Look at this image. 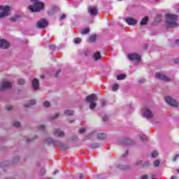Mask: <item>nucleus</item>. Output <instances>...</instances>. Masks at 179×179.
Segmentation results:
<instances>
[{
  "mask_svg": "<svg viewBox=\"0 0 179 179\" xmlns=\"http://www.w3.org/2000/svg\"><path fill=\"white\" fill-rule=\"evenodd\" d=\"M165 19L166 23V29H173L178 27L177 22H178V16L177 15L166 13L165 14Z\"/></svg>",
  "mask_w": 179,
  "mask_h": 179,
  "instance_id": "1",
  "label": "nucleus"
},
{
  "mask_svg": "<svg viewBox=\"0 0 179 179\" xmlns=\"http://www.w3.org/2000/svg\"><path fill=\"white\" fill-rule=\"evenodd\" d=\"M45 142L46 145H51V143H52L56 148H62V149H64V150L69 149V147L66 146L62 143H61V141H54V140H52V138L51 137L46 138Z\"/></svg>",
  "mask_w": 179,
  "mask_h": 179,
  "instance_id": "2",
  "label": "nucleus"
},
{
  "mask_svg": "<svg viewBox=\"0 0 179 179\" xmlns=\"http://www.w3.org/2000/svg\"><path fill=\"white\" fill-rule=\"evenodd\" d=\"M86 101L87 103H90V110H94L95 107L97 106V103H96V101H97V96H96V94H91L88 96H87Z\"/></svg>",
  "mask_w": 179,
  "mask_h": 179,
  "instance_id": "3",
  "label": "nucleus"
},
{
  "mask_svg": "<svg viewBox=\"0 0 179 179\" xmlns=\"http://www.w3.org/2000/svg\"><path fill=\"white\" fill-rule=\"evenodd\" d=\"M44 8V4L40 1L36 2L34 6L30 5L29 6V10L33 13L40 12Z\"/></svg>",
  "mask_w": 179,
  "mask_h": 179,
  "instance_id": "4",
  "label": "nucleus"
},
{
  "mask_svg": "<svg viewBox=\"0 0 179 179\" xmlns=\"http://www.w3.org/2000/svg\"><path fill=\"white\" fill-rule=\"evenodd\" d=\"M0 19H3L9 16V13L10 12V7L9 6H0Z\"/></svg>",
  "mask_w": 179,
  "mask_h": 179,
  "instance_id": "5",
  "label": "nucleus"
},
{
  "mask_svg": "<svg viewBox=\"0 0 179 179\" xmlns=\"http://www.w3.org/2000/svg\"><path fill=\"white\" fill-rule=\"evenodd\" d=\"M165 101L167 103V104H169V106H171V107H178V103L176 101V99L170 97V96H166L165 98Z\"/></svg>",
  "mask_w": 179,
  "mask_h": 179,
  "instance_id": "6",
  "label": "nucleus"
},
{
  "mask_svg": "<svg viewBox=\"0 0 179 179\" xmlns=\"http://www.w3.org/2000/svg\"><path fill=\"white\" fill-rule=\"evenodd\" d=\"M155 78L157 79H160L161 80H164V82H169V81H170V78L164 76L162 73H156Z\"/></svg>",
  "mask_w": 179,
  "mask_h": 179,
  "instance_id": "7",
  "label": "nucleus"
},
{
  "mask_svg": "<svg viewBox=\"0 0 179 179\" xmlns=\"http://www.w3.org/2000/svg\"><path fill=\"white\" fill-rule=\"evenodd\" d=\"M36 26L39 29H44L48 26V22H47L46 20L42 19L38 21Z\"/></svg>",
  "mask_w": 179,
  "mask_h": 179,
  "instance_id": "8",
  "label": "nucleus"
},
{
  "mask_svg": "<svg viewBox=\"0 0 179 179\" xmlns=\"http://www.w3.org/2000/svg\"><path fill=\"white\" fill-rule=\"evenodd\" d=\"M10 47V43L5 39L0 40V48H3V50H6Z\"/></svg>",
  "mask_w": 179,
  "mask_h": 179,
  "instance_id": "9",
  "label": "nucleus"
},
{
  "mask_svg": "<svg viewBox=\"0 0 179 179\" xmlns=\"http://www.w3.org/2000/svg\"><path fill=\"white\" fill-rule=\"evenodd\" d=\"M128 57L130 61H136L137 62L141 61V56L136 53L130 54L129 55Z\"/></svg>",
  "mask_w": 179,
  "mask_h": 179,
  "instance_id": "10",
  "label": "nucleus"
},
{
  "mask_svg": "<svg viewBox=\"0 0 179 179\" xmlns=\"http://www.w3.org/2000/svg\"><path fill=\"white\" fill-rule=\"evenodd\" d=\"M12 87V83L8 81H3L0 85V90H3V89H10Z\"/></svg>",
  "mask_w": 179,
  "mask_h": 179,
  "instance_id": "11",
  "label": "nucleus"
},
{
  "mask_svg": "<svg viewBox=\"0 0 179 179\" xmlns=\"http://www.w3.org/2000/svg\"><path fill=\"white\" fill-rule=\"evenodd\" d=\"M143 115L144 117H146L148 120H150V118H153V113H152V111L150 110L145 108L143 110Z\"/></svg>",
  "mask_w": 179,
  "mask_h": 179,
  "instance_id": "12",
  "label": "nucleus"
},
{
  "mask_svg": "<svg viewBox=\"0 0 179 179\" xmlns=\"http://www.w3.org/2000/svg\"><path fill=\"white\" fill-rule=\"evenodd\" d=\"M32 86L34 90H38V87H40V82L38 79L34 78L32 81Z\"/></svg>",
  "mask_w": 179,
  "mask_h": 179,
  "instance_id": "13",
  "label": "nucleus"
},
{
  "mask_svg": "<svg viewBox=\"0 0 179 179\" xmlns=\"http://www.w3.org/2000/svg\"><path fill=\"white\" fill-rule=\"evenodd\" d=\"M136 166H140V167H149V161L143 163V162L138 160L136 162Z\"/></svg>",
  "mask_w": 179,
  "mask_h": 179,
  "instance_id": "14",
  "label": "nucleus"
},
{
  "mask_svg": "<svg viewBox=\"0 0 179 179\" xmlns=\"http://www.w3.org/2000/svg\"><path fill=\"white\" fill-rule=\"evenodd\" d=\"M125 22L127 23V24H129V26H132L134 24H136L137 23L136 20L132 17L126 19Z\"/></svg>",
  "mask_w": 179,
  "mask_h": 179,
  "instance_id": "15",
  "label": "nucleus"
},
{
  "mask_svg": "<svg viewBox=\"0 0 179 179\" xmlns=\"http://www.w3.org/2000/svg\"><path fill=\"white\" fill-rule=\"evenodd\" d=\"M65 134L64 131H61L59 129H56L55 132V136H58L59 138H64Z\"/></svg>",
  "mask_w": 179,
  "mask_h": 179,
  "instance_id": "16",
  "label": "nucleus"
},
{
  "mask_svg": "<svg viewBox=\"0 0 179 179\" xmlns=\"http://www.w3.org/2000/svg\"><path fill=\"white\" fill-rule=\"evenodd\" d=\"M88 12L92 16H95V15H97V9L94 8H89Z\"/></svg>",
  "mask_w": 179,
  "mask_h": 179,
  "instance_id": "17",
  "label": "nucleus"
},
{
  "mask_svg": "<svg viewBox=\"0 0 179 179\" xmlns=\"http://www.w3.org/2000/svg\"><path fill=\"white\" fill-rule=\"evenodd\" d=\"M93 58L94 61H99L101 58V55H100V52H96L94 54Z\"/></svg>",
  "mask_w": 179,
  "mask_h": 179,
  "instance_id": "18",
  "label": "nucleus"
},
{
  "mask_svg": "<svg viewBox=\"0 0 179 179\" xmlns=\"http://www.w3.org/2000/svg\"><path fill=\"white\" fill-rule=\"evenodd\" d=\"M148 16L144 17L141 21L140 22L141 26H145V24H148Z\"/></svg>",
  "mask_w": 179,
  "mask_h": 179,
  "instance_id": "19",
  "label": "nucleus"
},
{
  "mask_svg": "<svg viewBox=\"0 0 179 179\" xmlns=\"http://www.w3.org/2000/svg\"><path fill=\"white\" fill-rule=\"evenodd\" d=\"M36 104H37V101H36V99H32L29 102V103L25 104L24 106L29 107L30 106H34Z\"/></svg>",
  "mask_w": 179,
  "mask_h": 179,
  "instance_id": "20",
  "label": "nucleus"
},
{
  "mask_svg": "<svg viewBox=\"0 0 179 179\" xmlns=\"http://www.w3.org/2000/svg\"><path fill=\"white\" fill-rule=\"evenodd\" d=\"M19 17H20V15L19 14H15L13 17H10L9 20L10 22H16Z\"/></svg>",
  "mask_w": 179,
  "mask_h": 179,
  "instance_id": "21",
  "label": "nucleus"
},
{
  "mask_svg": "<svg viewBox=\"0 0 179 179\" xmlns=\"http://www.w3.org/2000/svg\"><path fill=\"white\" fill-rule=\"evenodd\" d=\"M106 136L107 135H106L104 133H100L97 134L98 139H106Z\"/></svg>",
  "mask_w": 179,
  "mask_h": 179,
  "instance_id": "22",
  "label": "nucleus"
},
{
  "mask_svg": "<svg viewBox=\"0 0 179 179\" xmlns=\"http://www.w3.org/2000/svg\"><path fill=\"white\" fill-rule=\"evenodd\" d=\"M123 145H133L132 141L129 138H127L122 143Z\"/></svg>",
  "mask_w": 179,
  "mask_h": 179,
  "instance_id": "23",
  "label": "nucleus"
},
{
  "mask_svg": "<svg viewBox=\"0 0 179 179\" xmlns=\"http://www.w3.org/2000/svg\"><path fill=\"white\" fill-rule=\"evenodd\" d=\"M127 78V75L125 74H120L117 76V80H122L123 79H125Z\"/></svg>",
  "mask_w": 179,
  "mask_h": 179,
  "instance_id": "24",
  "label": "nucleus"
},
{
  "mask_svg": "<svg viewBox=\"0 0 179 179\" xmlns=\"http://www.w3.org/2000/svg\"><path fill=\"white\" fill-rule=\"evenodd\" d=\"M96 38H97V36L96 35H92L90 37V41H91V43H94Z\"/></svg>",
  "mask_w": 179,
  "mask_h": 179,
  "instance_id": "25",
  "label": "nucleus"
},
{
  "mask_svg": "<svg viewBox=\"0 0 179 179\" xmlns=\"http://www.w3.org/2000/svg\"><path fill=\"white\" fill-rule=\"evenodd\" d=\"M155 22H162V15L161 14L157 15V16L155 17Z\"/></svg>",
  "mask_w": 179,
  "mask_h": 179,
  "instance_id": "26",
  "label": "nucleus"
},
{
  "mask_svg": "<svg viewBox=\"0 0 179 179\" xmlns=\"http://www.w3.org/2000/svg\"><path fill=\"white\" fill-rule=\"evenodd\" d=\"M73 110H65L64 113L66 114V115H73Z\"/></svg>",
  "mask_w": 179,
  "mask_h": 179,
  "instance_id": "27",
  "label": "nucleus"
},
{
  "mask_svg": "<svg viewBox=\"0 0 179 179\" xmlns=\"http://www.w3.org/2000/svg\"><path fill=\"white\" fill-rule=\"evenodd\" d=\"M91 148H93V149H97L98 148H100V144L99 143H95L91 145Z\"/></svg>",
  "mask_w": 179,
  "mask_h": 179,
  "instance_id": "28",
  "label": "nucleus"
},
{
  "mask_svg": "<svg viewBox=\"0 0 179 179\" xmlns=\"http://www.w3.org/2000/svg\"><path fill=\"white\" fill-rule=\"evenodd\" d=\"M151 156L152 157H157V156H159V152H157V151H152L151 152Z\"/></svg>",
  "mask_w": 179,
  "mask_h": 179,
  "instance_id": "29",
  "label": "nucleus"
},
{
  "mask_svg": "<svg viewBox=\"0 0 179 179\" xmlns=\"http://www.w3.org/2000/svg\"><path fill=\"white\" fill-rule=\"evenodd\" d=\"M90 30L89 29H83L81 30V34H87Z\"/></svg>",
  "mask_w": 179,
  "mask_h": 179,
  "instance_id": "30",
  "label": "nucleus"
},
{
  "mask_svg": "<svg viewBox=\"0 0 179 179\" xmlns=\"http://www.w3.org/2000/svg\"><path fill=\"white\" fill-rule=\"evenodd\" d=\"M113 92H117L118 90V84H114L112 87Z\"/></svg>",
  "mask_w": 179,
  "mask_h": 179,
  "instance_id": "31",
  "label": "nucleus"
},
{
  "mask_svg": "<svg viewBox=\"0 0 179 179\" xmlns=\"http://www.w3.org/2000/svg\"><path fill=\"white\" fill-rule=\"evenodd\" d=\"M159 165H160V161L159 159H157L154 162L155 167H159Z\"/></svg>",
  "mask_w": 179,
  "mask_h": 179,
  "instance_id": "32",
  "label": "nucleus"
},
{
  "mask_svg": "<svg viewBox=\"0 0 179 179\" xmlns=\"http://www.w3.org/2000/svg\"><path fill=\"white\" fill-rule=\"evenodd\" d=\"M82 41V39L80 38H76L74 39L75 44H80V43Z\"/></svg>",
  "mask_w": 179,
  "mask_h": 179,
  "instance_id": "33",
  "label": "nucleus"
},
{
  "mask_svg": "<svg viewBox=\"0 0 179 179\" xmlns=\"http://www.w3.org/2000/svg\"><path fill=\"white\" fill-rule=\"evenodd\" d=\"M26 83V81L22 78H20L18 80V85H24Z\"/></svg>",
  "mask_w": 179,
  "mask_h": 179,
  "instance_id": "34",
  "label": "nucleus"
},
{
  "mask_svg": "<svg viewBox=\"0 0 179 179\" xmlns=\"http://www.w3.org/2000/svg\"><path fill=\"white\" fill-rule=\"evenodd\" d=\"M138 136L141 138V141H148V137L145 135L140 134Z\"/></svg>",
  "mask_w": 179,
  "mask_h": 179,
  "instance_id": "35",
  "label": "nucleus"
},
{
  "mask_svg": "<svg viewBox=\"0 0 179 179\" xmlns=\"http://www.w3.org/2000/svg\"><path fill=\"white\" fill-rule=\"evenodd\" d=\"M43 106L44 107H50V106H51V103H50V101H45L43 103Z\"/></svg>",
  "mask_w": 179,
  "mask_h": 179,
  "instance_id": "36",
  "label": "nucleus"
},
{
  "mask_svg": "<svg viewBox=\"0 0 179 179\" xmlns=\"http://www.w3.org/2000/svg\"><path fill=\"white\" fill-rule=\"evenodd\" d=\"M58 115H59V113H55V117H50V121H52L54 120H57V118H58Z\"/></svg>",
  "mask_w": 179,
  "mask_h": 179,
  "instance_id": "37",
  "label": "nucleus"
},
{
  "mask_svg": "<svg viewBox=\"0 0 179 179\" xmlns=\"http://www.w3.org/2000/svg\"><path fill=\"white\" fill-rule=\"evenodd\" d=\"M13 127H15V128H19V127H20V122H14Z\"/></svg>",
  "mask_w": 179,
  "mask_h": 179,
  "instance_id": "38",
  "label": "nucleus"
},
{
  "mask_svg": "<svg viewBox=\"0 0 179 179\" xmlns=\"http://www.w3.org/2000/svg\"><path fill=\"white\" fill-rule=\"evenodd\" d=\"M86 131V128H85V127H82V128H80V129H79V133L80 134H83L84 132H85Z\"/></svg>",
  "mask_w": 179,
  "mask_h": 179,
  "instance_id": "39",
  "label": "nucleus"
},
{
  "mask_svg": "<svg viewBox=\"0 0 179 179\" xmlns=\"http://www.w3.org/2000/svg\"><path fill=\"white\" fill-rule=\"evenodd\" d=\"M6 110L7 111H10V110H13V106H12V105H8L6 107Z\"/></svg>",
  "mask_w": 179,
  "mask_h": 179,
  "instance_id": "40",
  "label": "nucleus"
},
{
  "mask_svg": "<svg viewBox=\"0 0 179 179\" xmlns=\"http://www.w3.org/2000/svg\"><path fill=\"white\" fill-rule=\"evenodd\" d=\"M49 48H50V50H55V48H57V47H55V45H50Z\"/></svg>",
  "mask_w": 179,
  "mask_h": 179,
  "instance_id": "41",
  "label": "nucleus"
},
{
  "mask_svg": "<svg viewBox=\"0 0 179 179\" xmlns=\"http://www.w3.org/2000/svg\"><path fill=\"white\" fill-rule=\"evenodd\" d=\"M179 157V155L176 154V156L173 157V162H177V160L178 159Z\"/></svg>",
  "mask_w": 179,
  "mask_h": 179,
  "instance_id": "42",
  "label": "nucleus"
},
{
  "mask_svg": "<svg viewBox=\"0 0 179 179\" xmlns=\"http://www.w3.org/2000/svg\"><path fill=\"white\" fill-rule=\"evenodd\" d=\"M127 166H124V165H119V169H121L122 170H125V169H127Z\"/></svg>",
  "mask_w": 179,
  "mask_h": 179,
  "instance_id": "43",
  "label": "nucleus"
},
{
  "mask_svg": "<svg viewBox=\"0 0 179 179\" xmlns=\"http://www.w3.org/2000/svg\"><path fill=\"white\" fill-rule=\"evenodd\" d=\"M71 140L74 141H78V136H73Z\"/></svg>",
  "mask_w": 179,
  "mask_h": 179,
  "instance_id": "44",
  "label": "nucleus"
},
{
  "mask_svg": "<svg viewBox=\"0 0 179 179\" xmlns=\"http://www.w3.org/2000/svg\"><path fill=\"white\" fill-rule=\"evenodd\" d=\"M38 129H40L41 131H44L45 129L44 125L38 126Z\"/></svg>",
  "mask_w": 179,
  "mask_h": 179,
  "instance_id": "45",
  "label": "nucleus"
},
{
  "mask_svg": "<svg viewBox=\"0 0 179 179\" xmlns=\"http://www.w3.org/2000/svg\"><path fill=\"white\" fill-rule=\"evenodd\" d=\"M103 122L108 121V117H107V115H104L103 116Z\"/></svg>",
  "mask_w": 179,
  "mask_h": 179,
  "instance_id": "46",
  "label": "nucleus"
},
{
  "mask_svg": "<svg viewBox=\"0 0 179 179\" xmlns=\"http://www.w3.org/2000/svg\"><path fill=\"white\" fill-rule=\"evenodd\" d=\"M41 176H44V174H45V169H42L41 171Z\"/></svg>",
  "mask_w": 179,
  "mask_h": 179,
  "instance_id": "47",
  "label": "nucleus"
},
{
  "mask_svg": "<svg viewBox=\"0 0 179 179\" xmlns=\"http://www.w3.org/2000/svg\"><path fill=\"white\" fill-rule=\"evenodd\" d=\"M59 19H60V20H62V19H65V14L62 15L59 17Z\"/></svg>",
  "mask_w": 179,
  "mask_h": 179,
  "instance_id": "48",
  "label": "nucleus"
},
{
  "mask_svg": "<svg viewBox=\"0 0 179 179\" xmlns=\"http://www.w3.org/2000/svg\"><path fill=\"white\" fill-rule=\"evenodd\" d=\"M59 73H61V70H58L57 72L56 73V78H58V75H59Z\"/></svg>",
  "mask_w": 179,
  "mask_h": 179,
  "instance_id": "49",
  "label": "nucleus"
},
{
  "mask_svg": "<svg viewBox=\"0 0 179 179\" xmlns=\"http://www.w3.org/2000/svg\"><path fill=\"white\" fill-rule=\"evenodd\" d=\"M80 179H85V175H83V174H80Z\"/></svg>",
  "mask_w": 179,
  "mask_h": 179,
  "instance_id": "50",
  "label": "nucleus"
},
{
  "mask_svg": "<svg viewBox=\"0 0 179 179\" xmlns=\"http://www.w3.org/2000/svg\"><path fill=\"white\" fill-rule=\"evenodd\" d=\"M175 64H179V59H176L174 61Z\"/></svg>",
  "mask_w": 179,
  "mask_h": 179,
  "instance_id": "51",
  "label": "nucleus"
},
{
  "mask_svg": "<svg viewBox=\"0 0 179 179\" xmlns=\"http://www.w3.org/2000/svg\"><path fill=\"white\" fill-rule=\"evenodd\" d=\"M142 179H148V175L143 176Z\"/></svg>",
  "mask_w": 179,
  "mask_h": 179,
  "instance_id": "52",
  "label": "nucleus"
},
{
  "mask_svg": "<svg viewBox=\"0 0 179 179\" xmlns=\"http://www.w3.org/2000/svg\"><path fill=\"white\" fill-rule=\"evenodd\" d=\"M176 44L177 45H179V39H178V40L176 41Z\"/></svg>",
  "mask_w": 179,
  "mask_h": 179,
  "instance_id": "53",
  "label": "nucleus"
},
{
  "mask_svg": "<svg viewBox=\"0 0 179 179\" xmlns=\"http://www.w3.org/2000/svg\"><path fill=\"white\" fill-rule=\"evenodd\" d=\"M16 160H19V158L18 157H15L13 159V162H16Z\"/></svg>",
  "mask_w": 179,
  "mask_h": 179,
  "instance_id": "54",
  "label": "nucleus"
},
{
  "mask_svg": "<svg viewBox=\"0 0 179 179\" xmlns=\"http://www.w3.org/2000/svg\"><path fill=\"white\" fill-rule=\"evenodd\" d=\"M104 106H106V103H104V101L102 102V107H104Z\"/></svg>",
  "mask_w": 179,
  "mask_h": 179,
  "instance_id": "55",
  "label": "nucleus"
},
{
  "mask_svg": "<svg viewBox=\"0 0 179 179\" xmlns=\"http://www.w3.org/2000/svg\"><path fill=\"white\" fill-rule=\"evenodd\" d=\"M73 122H75V120H71V121L69 122V124H72V123H73Z\"/></svg>",
  "mask_w": 179,
  "mask_h": 179,
  "instance_id": "56",
  "label": "nucleus"
},
{
  "mask_svg": "<svg viewBox=\"0 0 179 179\" xmlns=\"http://www.w3.org/2000/svg\"><path fill=\"white\" fill-rule=\"evenodd\" d=\"M57 173H59V171H55L54 172V174H57Z\"/></svg>",
  "mask_w": 179,
  "mask_h": 179,
  "instance_id": "57",
  "label": "nucleus"
},
{
  "mask_svg": "<svg viewBox=\"0 0 179 179\" xmlns=\"http://www.w3.org/2000/svg\"><path fill=\"white\" fill-rule=\"evenodd\" d=\"M171 179H176V176H172L171 178Z\"/></svg>",
  "mask_w": 179,
  "mask_h": 179,
  "instance_id": "58",
  "label": "nucleus"
},
{
  "mask_svg": "<svg viewBox=\"0 0 179 179\" xmlns=\"http://www.w3.org/2000/svg\"><path fill=\"white\" fill-rule=\"evenodd\" d=\"M38 0H31V2H37Z\"/></svg>",
  "mask_w": 179,
  "mask_h": 179,
  "instance_id": "59",
  "label": "nucleus"
},
{
  "mask_svg": "<svg viewBox=\"0 0 179 179\" xmlns=\"http://www.w3.org/2000/svg\"><path fill=\"white\" fill-rule=\"evenodd\" d=\"M31 140L27 139V143H29Z\"/></svg>",
  "mask_w": 179,
  "mask_h": 179,
  "instance_id": "60",
  "label": "nucleus"
},
{
  "mask_svg": "<svg viewBox=\"0 0 179 179\" xmlns=\"http://www.w3.org/2000/svg\"><path fill=\"white\" fill-rule=\"evenodd\" d=\"M176 171H177V173H179V169H178L176 170Z\"/></svg>",
  "mask_w": 179,
  "mask_h": 179,
  "instance_id": "61",
  "label": "nucleus"
},
{
  "mask_svg": "<svg viewBox=\"0 0 179 179\" xmlns=\"http://www.w3.org/2000/svg\"><path fill=\"white\" fill-rule=\"evenodd\" d=\"M177 12H178V13H179V10H178Z\"/></svg>",
  "mask_w": 179,
  "mask_h": 179,
  "instance_id": "62",
  "label": "nucleus"
}]
</instances>
